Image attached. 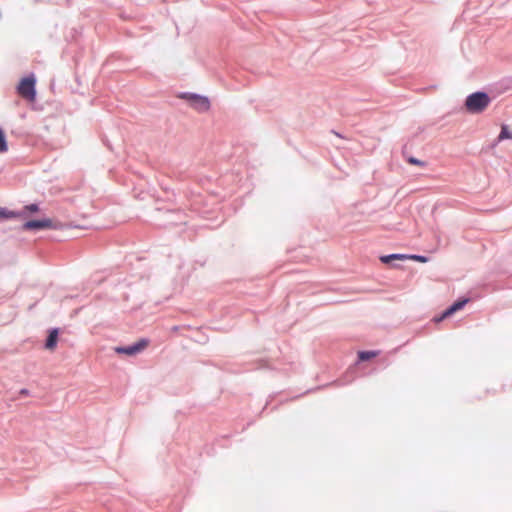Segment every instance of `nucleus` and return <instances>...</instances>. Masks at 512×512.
<instances>
[{"instance_id":"obj_1","label":"nucleus","mask_w":512,"mask_h":512,"mask_svg":"<svg viewBox=\"0 0 512 512\" xmlns=\"http://www.w3.org/2000/svg\"><path fill=\"white\" fill-rule=\"evenodd\" d=\"M491 98L487 92L476 91L469 94L465 100V108L469 113H482L490 104Z\"/></svg>"},{"instance_id":"obj_2","label":"nucleus","mask_w":512,"mask_h":512,"mask_svg":"<svg viewBox=\"0 0 512 512\" xmlns=\"http://www.w3.org/2000/svg\"><path fill=\"white\" fill-rule=\"evenodd\" d=\"M35 82V77L30 75L23 78L17 86L18 94L29 102H34L36 98Z\"/></svg>"},{"instance_id":"obj_3","label":"nucleus","mask_w":512,"mask_h":512,"mask_svg":"<svg viewBox=\"0 0 512 512\" xmlns=\"http://www.w3.org/2000/svg\"><path fill=\"white\" fill-rule=\"evenodd\" d=\"M182 97L187 99L190 105L200 113H205L210 109V100L206 96L197 93H184Z\"/></svg>"},{"instance_id":"obj_4","label":"nucleus","mask_w":512,"mask_h":512,"mask_svg":"<svg viewBox=\"0 0 512 512\" xmlns=\"http://www.w3.org/2000/svg\"><path fill=\"white\" fill-rule=\"evenodd\" d=\"M148 343V339L142 338L131 345L116 347L115 352L118 354L135 355L141 352L148 345Z\"/></svg>"},{"instance_id":"obj_5","label":"nucleus","mask_w":512,"mask_h":512,"mask_svg":"<svg viewBox=\"0 0 512 512\" xmlns=\"http://www.w3.org/2000/svg\"><path fill=\"white\" fill-rule=\"evenodd\" d=\"M52 222L50 219L30 220L23 224L24 230H38L51 227Z\"/></svg>"},{"instance_id":"obj_6","label":"nucleus","mask_w":512,"mask_h":512,"mask_svg":"<svg viewBox=\"0 0 512 512\" xmlns=\"http://www.w3.org/2000/svg\"><path fill=\"white\" fill-rule=\"evenodd\" d=\"M66 232L68 230H86L89 229L91 226L87 223H80L74 220H68L65 224Z\"/></svg>"},{"instance_id":"obj_7","label":"nucleus","mask_w":512,"mask_h":512,"mask_svg":"<svg viewBox=\"0 0 512 512\" xmlns=\"http://www.w3.org/2000/svg\"><path fill=\"white\" fill-rule=\"evenodd\" d=\"M57 337H58L57 330H53L50 332V334L46 340V343H45L46 349L53 350L55 348L56 343H57Z\"/></svg>"},{"instance_id":"obj_8","label":"nucleus","mask_w":512,"mask_h":512,"mask_svg":"<svg viewBox=\"0 0 512 512\" xmlns=\"http://www.w3.org/2000/svg\"><path fill=\"white\" fill-rule=\"evenodd\" d=\"M406 257H407V254L394 253V254L381 256L380 260L383 263H390L392 260H404V259H406Z\"/></svg>"},{"instance_id":"obj_9","label":"nucleus","mask_w":512,"mask_h":512,"mask_svg":"<svg viewBox=\"0 0 512 512\" xmlns=\"http://www.w3.org/2000/svg\"><path fill=\"white\" fill-rule=\"evenodd\" d=\"M506 139H512V132L509 130L508 125L503 124L501 126L500 134L497 137V143Z\"/></svg>"},{"instance_id":"obj_10","label":"nucleus","mask_w":512,"mask_h":512,"mask_svg":"<svg viewBox=\"0 0 512 512\" xmlns=\"http://www.w3.org/2000/svg\"><path fill=\"white\" fill-rule=\"evenodd\" d=\"M469 302V298L458 299L451 306H449V311L455 313L456 311L462 309Z\"/></svg>"},{"instance_id":"obj_11","label":"nucleus","mask_w":512,"mask_h":512,"mask_svg":"<svg viewBox=\"0 0 512 512\" xmlns=\"http://www.w3.org/2000/svg\"><path fill=\"white\" fill-rule=\"evenodd\" d=\"M181 217V213L173 212V211H166L164 213V217L167 220L168 225H177L178 221L175 220V217Z\"/></svg>"},{"instance_id":"obj_12","label":"nucleus","mask_w":512,"mask_h":512,"mask_svg":"<svg viewBox=\"0 0 512 512\" xmlns=\"http://www.w3.org/2000/svg\"><path fill=\"white\" fill-rule=\"evenodd\" d=\"M379 354V351L371 350V351H360L358 353V359L360 361H366L373 357H376Z\"/></svg>"},{"instance_id":"obj_13","label":"nucleus","mask_w":512,"mask_h":512,"mask_svg":"<svg viewBox=\"0 0 512 512\" xmlns=\"http://www.w3.org/2000/svg\"><path fill=\"white\" fill-rule=\"evenodd\" d=\"M8 150V145L4 131L0 128V153H4Z\"/></svg>"},{"instance_id":"obj_14","label":"nucleus","mask_w":512,"mask_h":512,"mask_svg":"<svg viewBox=\"0 0 512 512\" xmlns=\"http://www.w3.org/2000/svg\"><path fill=\"white\" fill-rule=\"evenodd\" d=\"M17 214L13 211H8L4 208H0V217L2 218H14Z\"/></svg>"},{"instance_id":"obj_15","label":"nucleus","mask_w":512,"mask_h":512,"mask_svg":"<svg viewBox=\"0 0 512 512\" xmlns=\"http://www.w3.org/2000/svg\"><path fill=\"white\" fill-rule=\"evenodd\" d=\"M406 259H413V260H416V261L422 262V263H425L428 261V257H426L424 255H416V254L407 255Z\"/></svg>"},{"instance_id":"obj_16","label":"nucleus","mask_w":512,"mask_h":512,"mask_svg":"<svg viewBox=\"0 0 512 512\" xmlns=\"http://www.w3.org/2000/svg\"><path fill=\"white\" fill-rule=\"evenodd\" d=\"M39 211V207L37 204H30L24 207L23 212L36 213Z\"/></svg>"},{"instance_id":"obj_17","label":"nucleus","mask_w":512,"mask_h":512,"mask_svg":"<svg viewBox=\"0 0 512 512\" xmlns=\"http://www.w3.org/2000/svg\"><path fill=\"white\" fill-rule=\"evenodd\" d=\"M452 314H454L453 312L449 311V308H447L439 317H436L435 318V321L436 322H440L442 321L443 319L451 316Z\"/></svg>"},{"instance_id":"obj_18","label":"nucleus","mask_w":512,"mask_h":512,"mask_svg":"<svg viewBox=\"0 0 512 512\" xmlns=\"http://www.w3.org/2000/svg\"><path fill=\"white\" fill-rule=\"evenodd\" d=\"M408 162L410 164H413V165H418V166H425V162L424 161H421L413 156L409 157L408 159Z\"/></svg>"}]
</instances>
